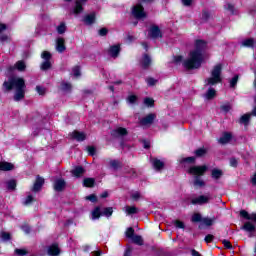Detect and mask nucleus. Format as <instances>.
<instances>
[{
	"label": "nucleus",
	"mask_w": 256,
	"mask_h": 256,
	"mask_svg": "<svg viewBox=\"0 0 256 256\" xmlns=\"http://www.w3.org/2000/svg\"><path fill=\"white\" fill-rule=\"evenodd\" d=\"M131 199H133V201H139V199H141V192H132Z\"/></svg>",
	"instance_id": "44"
},
{
	"label": "nucleus",
	"mask_w": 256,
	"mask_h": 256,
	"mask_svg": "<svg viewBox=\"0 0 256 256\" xmlns=\"http://www.w3.org/2000/svg\"><path fill=\"white\" fill-rule=\"evenodd\" d=\"M242 45H243L244 47H252V45H253V39L244 40V41L242 42Z\"/></svg>",
	"instance_id": "50"
},
{
	"label": "nucleus",
	"mask_w": 256,
	"mask_h": 256,
	"mask_svg": "<svg viewBox=\"0 0 256 256\" xmlns=\"http://www.w3.org/2000/svg\"><path fill=\"white\" fill-rule=\"evenodd\" d=\"M237 81H239V76H234L231 80H230V87H235L237 85Z\"/></svg>",
	"instance_id": "49"
},
{
	"label": "nucleus",
	"mask_w": 256,
	"mask_h": 256,
	"mask_svg": "<svg viewBox=\"0 0 256 256\" xmlns=\"http://www.w3.org/2000/svg\"><path fill=\"white\" fill-rule=\"evenodd\" d=\"M128 101H129L130 103H135V101H137V96H135V95L129 96V97H128Z\"/></svg>",
	"instance_id": "64"
},
{
	"label": "nucleus",
	"mask_w": 256,
	"mask_h": 256,
	"mask_svg": "<svg viewBox=\"0 0 256 256\" xmlns=\"http://www.w3.org/2000/svg\"><path fill=\"white\" fill-rule=\"evenodd\" d=\"M196 157H205L207 155V149L205 148H199L195 151Z\"/></svg>",
	"instance_id": "36"
},
{
	"label": "nucleus",
	"mask_w": 256,
	"mask_h": 256,
	"mask_svg": "<svg viewBox=\"0 0 256 256\" xmlns=\"http://www.w3.org/2000/svg\"><path fill=\"white\" fill-rule=\"evenodd\" d=\"M132 241L136 245H143V238L141 236L136 235V236L132 237Z\"/></svg>",
	"instance_id": "39"
},
{
	"label": "nucleus",
	"mask_w": 256,
	"mask_h": 256,
	"mask_svg": "<svg viewBox=\"0 0 256 256\" xmlns=\"http://www.w3.org/2000/svg\"><path fill=\"white\" fill-rule=\"evenodd\" d=\"M60 253L61 251L59 250V246H57V244H53L48 249V255L58 256Z\"/></svg>",
	"instance_id": "21"
},
{
	"label": "nucleus",
	"mask_w": 256,
	"mask_h": 256,
	"mask_svg": "<svg viewBox=\"0 0 256 256\" xmlns=\"http://www.w3.org/2000/svg\"><path fill=\"white\" fill-rule=\"evenodd\" d=\"M62 91H71V84L70 83H62L61 85Z\"/></svg>",
	"instance_id": "48"
},
{
	"label": "nucleus",
	"mask_w": 256,
	"mask_h": 256,
	"mask_svg": "<svg viewBox=\"0 0 256 256\" xmlns=\"http://www.w3.org/2000/svg\"><path fill=\"white\" fill-rule=\"evenodd\" d=\"M238 163H239V160H237L235 158L230 159V166L231 167H237Z\"/></svg>",
	"instance_id": "60"
},
{
	"label": "nucleus",
	"mask_w": 256,
	"mask_h": 256,
	"mask_svg": "<svg viewBox=\"0 0 256 256\" xmlns=\"http://www.w3.org/2000/svg\"><path fill=\"white\" fill-rule=\"evenodd\" d=\"M87 3V0H77L76 5L74 7L75 15H79V13H83V5Z\"/></svg>",
	"instance_id": "13"
},
{
	"label": "nucleus",
	"mask_w": 256,
	"mask_h": 256,
	"mask_svg": "<svg viewBox=\"0 0 256 256\" xmlns=\"http://www.w3.org/2000/svg\"><path fill=\"white\" fill-rule=\"evenodd\" d=\"M251 119V114H244L241 118H240V123H242L243 125H248L249 120Z\"/></svg>",
	"instance_id": "35"
},
{
	"label": "nucleus",
	"mask_w": 256,
	"mask_h": 256,
	"mask_svg": "<svg viewBox=\"0 0 256 256\" xmlns=\"http://www.w3.org/2000/svg\"><path fill=\"white\" fill-rule=\"evenodd\" d=\"M91 215H92V221H95V220L99 219V217H101V215H103V213L101 212V208L96 207L92 211Z\"/></svg>",
	"instance_id": "26"
},
{
	"label": "nucleus",
	"mask_w": 256,
	"mask_h": 256,
	"mask_svg": "<svg viewBox=\"0 0 256 256\" xmlns=\"http://www.w3.org/2000/svg\"><path fill=\"white\" fill-rule=\"evenodd\" d=\"M84 187H93L95 185V179L93 178H86L83 181Z\"/></svg>",
	"instance_id": "33"
},
{
	"label": "nucleus",
	"mask_w": 256,
	"mask_h": 256,
	"mask_svg": "<svg viewBox=\"0 0 256 256\" xmlns=\"http://www.w3.org/2000/svg\"><path fill=\"white\" fill-rule=\"evenodd\" d=\"M72 74L74 75V77H81V68H79V66H75L72 69Z\"/></svg>",
	"instance_id": "43"
},
{
	"label": "nucleus",
	"mask_w": 256,
	"mask_h": 256,
	"mask_svg": "<svg viewBox=\"0 0 256 256\" xmlns=\"http://www.w3.org/2000/svg\"><path fill=\"white\" fill-rule=\"evenodd\" d=\"M107 33H109V30L107 28H102L98 31V34L100 35V37H105Z\"/></svg>",
	"instance_id": "54"
},
{
	"label": "nucleus",
	"mask_w": 256,
	"mask_h": 256,
	"mask_svg": "<svg viewBox=\"0 0 256 256\" xmlns=\"http://www.w3.org/2000/svg\"><path fill=\"white\" fill-rule=\"evenodd\" d=\"M65 49H67L65 47V39L57 38L56 39V51H58V53H63V51H65Z\"/></svg>",
	"instance_id": "16"
},
{
	"label": "nucleus",
	"mask_w": 256,
	"mask_h": 256,
	"mask_svg": "<svg viewBox=\"0 0 256 256\" xmlns=\"http://www.w3.org/2000/svg\"><path fill=\"white\" fill-rule=\"evenodd\" d=\"M210 18H211V13H209L207 11H204L203 14H202V19L204 21H208Z\"/></svg>",
	"instance_id": "56"
},
{
	"label": "nucleus",
	"mask_w": 256,
	"mask_h": 256,
	"mask_svg": "<svg viewBox=\"0 0 256 256\" xmlns=\"http://www.w3.org/2000/svg\"><path fill=\"white\" fill-rule=\"evenodd\" d=\"M127 135V129L123 128V127H118L114 130H112L111 132V136L112 137H123Z\"/></svg>",
	"instance_id": "12"
},
{
	"label": "nucleus",
	"mask_w": 256,
	"mask_h": 256,
	"mask_svg": "<svg viewBox=\"0 0 256 256\" xmlns=\"http://www.w3.org/2000/svg\"><path fill=\"white\" fill-rule=\"evenodd\" d=\"M65 180L63 179H57L55 182H54V189L55 191H63L65 189Z\"/></svg>",
	"instance_id": "18"
},
{
	"label": "nucleus",
	"mask_w": 256,
	"mask_h": 256,
	"mask_svg": "<svg viewBox=\"0 0 256 256\" xmlns=\"http://www.w3.org/2000/svg\"><path fill=\"white\" fill-rule=\"evenodd\" d=\"M209 196H199L191 200L192 205H205V203H209L210 201Z\"/></svg>",
	"instance_id": "7"
},
{
	"label": "nucleus",
	"mask_w": 256,
	"mask_h": 256,
	"mask_svg": "<svg viewBox=\"0 0 256 256\" xmlns=\"http://www.w3.org/2000/svg\"><path fill=\"white\" fill-rule=\"evenodd\" d=\"M149 37H152V39L161 37V30L157 26H152L149 30Z\"/></svg>",
	"instance_id": "15"
},
{
	"label": "nucleus",
	"mask_w": 256,
	"mask_h": 256,
	"mask_svg": "<svg viewBox=\"0 0 256 256\" xmlns=\"http://www.w3.org/2000/svg\"><path fill=\"white\" fill-rule=\"evenodd\" d=\"M231 139H233V135L229 132H225L222 137L219 138L218 143H220V145H227Z\"/></svg>",
	"instance_id": "11"
},
{
	"label": "nucleus",
	"mask_w": 256,
	"mask_h": 256,
	"mask_svg": "<svg viewBox=\"0 0 256 256\" xmlns=\"http://www.w3.org/2000/svg\"><path fill=\"white\" fill-rule=\"evenodd\" d=\"M120 51H121V48L119 47V45H114L110 47L109 53L111 57H118Z\"/></svg>",
	"instance_id": "23"
},
{
	"label": "nucleus",
	"mask_w": 256,
	"mask_h": 256,
	"mask_svg": "<svg viewBox=\"0 0 256 256\" xmlns=\"http://www.w3.org/2000/svg\"><path fill=\"white\" fill-rule=\"evenodd\" d=\"M215 221H217V218H215V217L202 219V223H203V225H206V227H211V225H213V223H215Z\"/></svg>",
	"instance_id": "27"
},
{
	"label": "nucleus",
	"mask_w": 256,
	"mask_h": 256,
	"mask_svg": "<svg viewBox=\"0 0 256 256\" xmlns=\"http://www.w3.org/2000/svg\"><path fill=\"white\" fill-rule=\"evenodd\" d=\"M146 83L149 87H154V85H157V80L155 78H147Z\"/></svg>",
	"instance_id": "45"
},
{
	"label": "nucleus",
	"mask_w": 256,
	"mask_h": 256,
	"mask_svg": "<svg viewBox=\"0 0 256 256\" xmlns=\"http://www.w3.org/2000/svg\"><path fill=\"white\" fill-rule=\"evenodd\" d=\"M102 215H104L105 217H111L113 215V208H104V210L102 211Z\"/></svg>",
	"instance_id": "38"
},
{
	"label": "nucleus",
	"mask_w": 256,
	"mask_h": 256,
	"mask_svg": "<svg viewBox=\"0 0 256 256\" xmlns=\"http://www.w3.org/2000/svg\"><path fill=\"white\" fill-rule=\"evenodd\" d=\"M70 136L72 137V139H75L76 141H85V139H87V134L77 130L73 131L70 134Z\"/></svg>",
	"instance_id": "8"
},
{
	"label": "nucleus",
	"mask_w": 256,
	"mask_h": 256,
	"mask_svg": "<svg viewBox=\"0 0 256 256\" xmlns=\"http://www.w3.org/2000/svg\"><path fill=\"white\" fill-rule=\"evenodd\" d=\"M240 215H241V217H244V219H248V220H249V217L251 216V214H249L245 210L240 211Z\"/></svg>",
	"instance_id": "58"
},
{
	"label": "nucleus",
	"mask_w": 256,
	"mask_h": 256,
	"mask_svg": "<svg viewBox=\"0 0 256 256\" xmlns=\"http://www.w3.org/2000/svg\"><path fill=\"white\" fill-rule=\"evenodd\" d=\"M151 163L156 171H161V169H163V167H165V162L161 161L157 158H153L151 160Z\"/></svg>",
	"instance_id": "17"
},
{
	"label": "nucleus",
	"mask_w": 256,
	"mask_h": 256,
	"mask_svg": "<svg viewBox=\"0 0 256 256\" xmlns=\"http://www.w3.org/2000/svg\"><path fill=\"white\" fill-rule=\"evenodd\" d=\"M222 243L225 249H233V245H231V242L229 240H223Z\"/></svg>",
	"instance_id": "51"
},
{
	"label": "nucleus",
	"mask_w": 256,
	"mask_h": 256,
	"mask_svg": "<svg viewBox=\"0 0 256 256\" xmlns=\"http://www.w3.org/2000/svg\"><path fill=\"white\" fill-rule=\"evenodd\" d=\"M36 91L39 95H45L46 90L42 86H36Z\"/></svg>",
	"instance_id": "57"
},
{
	"label": "nucleus",
	"mask_w": 256,
	"mask_h": 256,
	"mask_svg": "<svg viewBox=\"0 0 256 256\" xmlns=\"http://www.w3.org/2000/svg\"><path fill=\"white\" fill-rule=\"evenodd\" d=\"M107 164L109 165L110 169H113L114 171H117L123 167V163L119 160H106Z\"/></svg>",
	"instance_id": "9"
},
{
	"label": "nucleus",
	"mask_w": 256,
	"mask_h": 256,
	"mask_svg": "<svg viewBox=\"0 0 256 256\" xmlns=\"http://www.w3.org/2000/svg\"><path fill=\"white\" fill-rule=\"evenodd\" d=\"M242 229H244V231H249V232L255 231V225L251 222H246L242 227Z\"/></svg>",
	"instance_id": "34"
},
{
	"label": "nucleus",
	"mask_w": 256,
	"mask_h": 256,
	"mask_svg": "<svg viewBox=\"0 0 256 256\" xmlns=\"http://www.w3.org/2000/svg\"><path fill=\"white\" fill-rule=\"evenodd\" d=\"M25 62L23 61H18L15 64V67H10V71H13V69H17L18 71H23L25 69Z\"/></svg>",
	"instance_id": "28"
},
{
	"label": "nucleus",
	"mask_w": 256,
	"mask_h": 256,
	"mask_svg": "<svg viewBox=\"0 0 256 256\" xmlns=\"http://www.w3.org/2000/svg\"><path fill=\"white\" fill-rule=\"evenodd\" d=\"M44 184H45V179L38 176L35 183H34L32 191H34V193H37V191H41V187H43Z\"/></svg>",
	"instance_id": "10"
},
{
	"label": "nucleus",
	"mask_w": 256,
	"mask_h": 256,
	"mask_svg": "<svg viewBox=\"0 0 256 256\" xmlns=\"http://www.w3.org/2000/svg\"><path fill=\"white\" fill-rule=\"evenodd\" d=\"M84 23L86 25H93L95 23V13L88 14L84 17Z\"/></svg>",
	"instance_id": "24"
},
{
	"label": "nucleus",
	"mask_w": 256,
	"mask_h": 256,
	"mask_svg": "<svg viewBox=\"0 0 256 256\" xmlns=\"http://www.w3.org/2000/svg\"><path fill=\"white\" fill-rule=\"evenodd\" d=\"M74 177H81L85 174V168L82 166H76L72 171Z\"/></svg>",
	"instance_id": "19"
},
{
	"label": "nucleus",
	"mask_w": 256,
	"mask_h": 256,
	"mask_svg": "<svg viewBox=\"0 0 256 256\" xmlns=\"http://www.w3.org/2000/svg\"><path fill=\"white\" fill-rule=\"evenodd\" d=\"M86 199L92 203H95V201H97V196H95V194H91L90 196H87Z\"/></svg>",
	"instance_id": "61"
},
{
	"label": "nucleus",
	"mask_w": 256,
	"mask_h": 256,
	"mask_svg": "<svg viewBox=\"0 0 256 256\" xmlns=\"http://www.w3.org/2000/svg\"><path fill=\"white\" fill-rule=\"evenodd\" d=\"M141 65L144 69H147L148 67H150L151 65V57H149V55L145 54L143 57H142V60H141Z\"/></svg>",
	"instance_id": "22"
},
{
	"label": "nucleus",
	"mask_w": 256,
	"mask_h": 256,
	"mask_svg": "<svg viewBox=\"0 0 256 256\" xmlns=\"http://www.w3.org/2000/svg\"><path fill=\"white\" fill-rule=\"evenodd\" d=\"M222 71L223 66L221 64H217L211 70L210 77L206 78L204 81V87H209L205 93V98L208 99V101H211V99H215L217 95V90H215L213 86L218 85V83H221V81H223V79L221 78Z\"/></svg>",
	"instance_id": "2"
},
{
	"label": "nucleus",
	"mask_w": 256,
	"mask_h": 256,
	"mask_svg": "<svg viewBox=\"0 0 256 256\" xmlns=\"http://www.w3.org/2000/svg\"><path fill=\"white\" fill-rule=\"evenodd\" d=\"M213 239H214V236L211 235V234H208V235L205 237L206 243H211V241H213Z\"/></svg>",
	"instance_id": "63"
},
{
	"label": "nucleus",
	"mask_w": 256,
	"mask_h": 256,
	"mask_svg": "<svg viewBox=\"0 0 256 256\" xmlns=\"http://www.w3.org/2000/svg\"><path fill=\"white\" fill-rule=\"evenodd\" d=\"M157 116L155 114H148L146 117H144L141 121V125H152L153 121H155V118Z\"/></svg>",
	"instance_id": "14"
},
{
	"label": "nucleus",
	"mask_w": 256,
	"mask_h": 256,
	"mask_svg": "<svg viewBox=\"0 0 256 256\" xmlns=\"http://www.w3.org/2000/svg\"><path fill=\"white\" fill-rule=\"evenodd\" d=\"M42 59H44V62L41 64L40 69L42 71H47L51 68V53L48 51H44L41 54Z\"/></svg>",
	"instance_id": "5"
},
{
	"label": "nucleus",
	"mask_w": 256,
	"mask_h": 256,
	"mask_svg": "<svg viewBox=\"0 0 256 256\" xmlns=\"http://www.w3.org/2000/svg\"><path fill=\"white\" fill-rule=\"evenodd\" d=\"M199 222H203V218H202L201 214H199V213L193 214L192 223H199Z\"/></svg>",
	"instance_id": "37"
},
{
	"label": "nucleus",
	"mask_w": 256,
	"mask_h": 256,
	"mask_svg": "<svg viewBox=\"0 0 256 256\" xmlns=\"http://www.w3.org/2000/svg\"><path fill=\"white\" fill-rule=\"evenodd\" d=\"M223 177V171L220 169H213L212 170V178L213 179H221Z\"/></svg>",
	"instance_id": "32"
},
{
	"label": "nucleus",
	"mask_w": 256,
	"mask_h": 256,
	"mask_svg": "<svg viewBox=\"0 0 256 256\" xmlns=\"http://www.w3.org/2000/svg\"><path fill=\"white\" fill-rule=\"evenodd\" d=\"M15 253H16V255L23 256V255H27V250H25V249H16Z\"/></svg>",
	"instance_id": "55"
},
{
	"label": "nucleus",
	"mask_w": 256,
	"mask_h": 256,
	"mask_svg": "<svg viewBox=\"0 0 256 256\" xmlns=\"http://www.w3.org/2000/svg\"><path fill=\"white\" fill-rule=\"evenodd\" d=\"M195 157H187V158H182L180 160V163L185 164V163H195Z\"/></svg>",
	"instance_id": "41"
},
{
	"label": "nucleus",
	"mask_w": 256,
	"mask_h": 256,
	"mask_svg": "<svg viewBox=\"0 0 256 256\" xmlns=\"http://www.w3.org/2000/svg\"><path fill=\"white\" fill-rule=\"evenodd\" d=\"M206 172H207V166L206 165L192 166L188 169V173L190 175L195 176V180H194V186L195 187H205V181H203V179H201L200 177L205 175Z\"/></svg>",
	"instance_id": "4"
},
{
	"label": "nucleus",
	"mask_w": 256,
	"mask_h": 256,
	"mask_svg": "<svg viewBox=\"0 0 256 256\" xmlns=\"http://www.w3.org/2000/svg\"><path fill=\"white\" fill-rule=\"evenodd\" d=\"M144 103L145 105H148V107H153V103H155V101L151 98H145Z\"/></svg>",
	"instance_id": "53"
},
{
	"label": "nucleus",
	"mask_w": 256,
	"mask_h": 256,
	"mask_svg": "<svg viewBox=\"0 0 256 256\" xmlns=\"http://www.w3.org/2000/svg\"><path fill=\"white\" fill-rule=\"evenodd\" d=\"M224 9L226 10V11H228V13L230 14V15H235V6L233 5V4H231V3H226L225 5H224Z\"/></svg>",
	"instance_id": "31"
},
{
	"label": "nucleus",
	"mask_w": 256,
	"mask_h": 256,
	"mask_svg": "<svg viewBox=\"0 0 256 256\" xmlns=\"http://www.w3.org/2000/svg\"><path fill=\"white\" fill-rule=\"evenodd\" d=\"M33 201H34V198L31 195H28L24 201V205H31Z\"/></svg>",
	"instance_id": "52"
},
{
	"label": "nucleus",
	"mask_w": 256,
	"mask_h": 256,
	"mask_svg": "<svg viewBox=\"0 0 256 256\" xmlns=\"http://www.w3.org/2000/svg\"><path fill=\"white\" fill-rule=\"evenodd\" d=\"M56 31L59 35H63V33L67 31V26L65 25V22H61L60 25L56 27Z\"/></svg>",
	"instance_id": "29"
},
{
	"label": "nucleus",
	"mask_w": 256,
	"mask_h": 256,
	"mask_svg": "<svg viewBox=\"0 0 256 256\" xmlns=\"http://www.w3.org/2000/svg\"><path fill=\"white\" fill-rule=\"evenodd\" d=\"M174 225L177 229H185V224L180 220L174 221Z\"/></svg>",
	"instance_id": "46"
},
{
	"label": "nucleus",
	"mask_w": 256,
	"mask_h": 256,
	"mask_svg": "<svg viewBox=\"0 0 256 256\" xmlns=\"http://www.w3.org/2000/svg\"><path fill=\"white\" fill-rule=\"evenodd\" d=\"M7 185V189H9V191H15V189L17 188V181L15 180H9L6 182Z\"/></svg>",
	"instance_id": "30"
},
{
	"label": "nucleus",
	"mask_w": 256,
	"mask_h": 256,
	"mask_svg": "<svg viewBox=\"0 0 256 256\" xmlns=\"http://www.w3.org/2000/svg\"><path fill=\"white\" fill-rule=\"evenodd\" d=\"M15 166L9 162H0V171H13Z\"/></svg>",
	"instance_id": "20"
},
{
	"label": "nucleus",
	"mask_w": 256,
	"mask_h": 256,
	"mask_svg": "<svg viewBox=\"0 0 256 256\" xmlns=\"http://www.w3.org/2000/svg\"><path fill=\"white\" fill-rule=\"evenodd\" d=\"M125 173L130 175V177H137V172L133 168H126Z\"/></svg>",
	"instance_id": "40"
},
{
	"label": "nucleus",
	"mask_w": 256,
	"mask_h": 256,
	"mask_svg": "<svg viewBox=\"0 0 256 256\" xmlns=\"http://www.w3.org/2000/svg\"><path fill=\"white\" fill-rule=\"evenodd\" d=\"M1 237L3 241H9L11 239V234L9 232H2Z\"/></svg>",
	"instance_id": "47"
},
{
	"label": "nucleus",
	"mask_w": 256,
	"mask_h": 256,
	"mask_svg": "<svg viewBox=\"0 0 256 256\" xmlns=\"http://www.w3.org/2000/svg\"><path fill=\"white\" fill-rule=\"evenodd\" d=\"M133 235H135V230L130 227L126 230V237H128V239H133Z\"/></svg>",
	"instance_id": "42"
},
{
	"label": "nucleus",
	"mask_w": 256,
	"mask_h": 256,
	"mask_svg": "<svg viewBox=\"0 0 256 256\" xmlns=\"http://www.w3.org/2000/svg\"><path fill=\"white\" fill-rule=\"evenodd\" d=\"M205 49H207V42L196 40L194 49L189 52L188 58L183 62L185 69H199L203 63V51Z\"/></svg>",
	"instance_id": "1"
},
{
	"label": "nucleus",
	"mask_w": 256,
	"mask_h": 256,
	"mask_svg": "<svg viewBox=\"0 0 256 256\" xmlns=\"http://www.w3.org/2000/svg\"><path fill=\"white\" fill-rule=\"evenodd\" d=\"M132 15L136 19H145L147 17V13H145V9L141 6V4H137L133 7Z\"/></svg>",
	"instance_id": "6"
},
{
	"label": "nucleus",
	"mask_w": 256,
	"mask_h": 256,
	"mask_svg": "<svg viewBox=\"0 0 256 256\" xmlns=\"http://www.w3.org/2000/svg\"><path fill=\"white\" fill-rule=\"evenodd\" d=\"M3 85L7 91L14 89V101L25 99V89H27V86L25 85V80L23 78H12L9 81L4 82Z\"/></svg>",
	"instance_id": "3"
},
{
	"label": "nucleus",
	"mask_w": 256,
	"mask_h": 256,
	"mask_svg": "<svg viewBox=\"0 0 256 256\" xmlns=\"http://www.w3.org/2000/svg\"><path fill=\"white\" fill-rule=\"evenodd\" d=\"M222 111H224L225 113H229V111H231V105L226 104L221 106Z\"/></svg>",
	"instance_id": "59"
},
{
	"label": "nucleus",
	"mask_w": 256,
	"mask_h": 256,
	"mask_svg": "<svg viewBox=\"0 0 256 256\" xmlns=\"http://www.w3.org/2000/svg\"><path fill=\"white\" fill-rule=\"evenodd\" d=\"M125 213H127V215H135L137 213H139V209L135 206H126L124 208Z\"/></svg>",
	"instance_id": "25"
},
{
	"label": "nucleus",
	"mask_w": 256,
	"mask_h": 256,
	"mask_svg": "<svg viewBox=\"0 0 256 256\" xmlns=\"http://www.w3.org/2000/svg\"><path fill=\"white\" fill-rule=\"evenodd\" d=\"M87 151H88L89 155H95L96 149L93 146H88Z\"/></svg>",
	"instance_id": "62"
}]
</instances>
